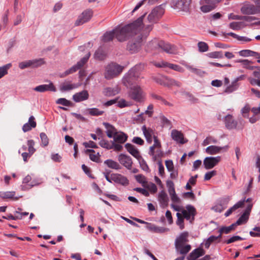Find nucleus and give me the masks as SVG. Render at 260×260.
Returning a JSON list of instances; mask_svg holds the SVG:
<instances>
[{
    "instance_id": "11",
    "label": "nucleus",
    "mask_w": 260,
    "mask_h": 260,
    "mask_svg": "<svg viewBox=\"0 0 260 260\" xmlns=\"http://www.w3.org/2000/svg\"><path fill=\"white\" fill-rule=\"evenodd\" d=\"M93 15V11L91 9L84 10L79 16L75 23V26H79L89 21Z\"/></svg>"
},
{
    "instance_id": "49",
    "label": "nucleus",
    "mask_w": 260,
    "mask_h": 260,
    "mask_svg": "<svg viewBox=\"0 0 260 260\" xmlns=\"http://www.w3.org/2000/svg\"><path fill=\"white\" fill-rule=\"evenodd\" d=\"M56 103L57 104L62 105L64 106H68V107L73 106V103L71 101L67 100L65 98L58 99L56 101Z\"/></svg>"
},
{
    "instance_id": "43",
    "label": "nucleus",
    "mask_w": 260,
    "mask_h": 260,
    "mask_svg": "<svg viewBox=\"0 0 260 260\" xmlns=\"http://www.w3.org/2000/svg\"><path fill=\"white\" fill-rule=\"evenodd\" d=\"M99 145L101 147L108 150L112 149L111 146L112 145V141H109L105 139H102L99 142Z\"/></svg>"
},
{
    "instance_id": "55",
    "label": "nucleus",
    "mask_w": 260,
    "mask_h": 260,
    "mask_svg": "<svg viewBox=\"0 0 260 260\" xmlns=\"http://www.w3.org/2000/svg\"><path fill=\"white\" fill-rule=\"evenodd\" d=\"M249 216L245 214V213H243L235 223L237 225H241L243 223L246 222Z\"/></svg>"
},
{
    "instance_id": "63",
    "label": "nucleus",
    "mask_w": 260,
    "mask_h": 260,
    "mask_svg": "<svg viewBox=\"0 0 260 260\" xmlns=\"http://www.w3.org/2000/svg\"><path fill=\"white\" fill-rule=\"evenodd\" d=\"M217 174L216 171L213 170L206 173L204 176L205 180H209L212 177L215 176Z\"/></svg>"
},
{
    "instance_id": "59",
    "label": "nucleus",
    "mask_w": 260,
    "mask_h": 260,
    "mask_svg": "<svg viewBox=\"0 0 260 260\" xmlns=\"http://www.w3.org/2000/svg\"><path fill=\"white\" fill-rule=\"evenodd\" d=\"M244 239L240 236H234L230 238L229 239L225 241L224 243L229 244L232 243H233L235 241H238V240H243Z\"/></svg>"
},
{
    "instance_id": "7",
    "label": "nucleus",
    "mask_w": 260,
    "mask_h": 260,
    "mask_svg": "<svg viewBox=\"0 0 260 260\" xmlns=\"http://www.w3.org/2000/svg\"><path fill=\"white\" fill-rule=\"evenodd\" d=\"M165 10L161 5L156 7L148 16L147 19L150 23H156L164 14Z\"/></svg>"
},
{
    "instance_id": "33",
    "label": "nucleus",
    "mask_w": 260,
    "mask_h": 260,
    "mask_svg": "<svg viewBox=\"0 0 260 260\" xmlns=\"http://www.w3.org/2000/svg\"><path fill=\"white\" fill-rule=\"evenodd\" d=\"M119 92V89L117 86L114 88L106 87L103 90V94L106 96L115 95Z\"/></svg>"
},
{
    "instance_id": "42",
    "label": "nucleus",
    "mask_w": 260,
    "mask_h": 260,
    "mask_svg": "<svg viewBox=\"0 0 260 260\" xmlns=\"http://www.w3.org/2000/svg\"><path fill=\"white\" fill-rule=\"evenodd\" d=\"M78 85L75 84H70L64 83L60 87V89L62 91H66L72 90L78 87Z\"/></svg>"
},
{
    "instance_id": "25",
    "label": "nucleus",
    "mask_w": 260,
    "mask_h": 260,
    "mask_svg": "<svg viewBox=\"0 0 260 260\" xmlns=\"http://www.w3.org/2000/svg\"><path fill=\"white\" fill-rule=\"evenodd\" d=\"M222 35L223 36H224L225 37L226 36H231L233 38L236 39L238 41L242 42V43L249 42L252 40V39L249 38L247 37L240 36H239L234 32H229V33L222 32Z\"/></svg>"
},
{
    "instance_id": "6",
    "label": "nucleus",
    "mask_w": 260,
    "mask_h": 260,
    "mask_svg": "<svg viewBox=\"0 0 260 260\" xmlns=\"http://www.w3.org/2000/svg\"><path fill=\"white\" fill-rule=\"evenodd\" d=\"M225 127L228 129H242L244 127V121L242 119H239L238 121L234 119L233 116L227 115L224 119Z\"/></svg>"
},
{
    "instance_id": "10",
    "label": "nucleus",
    "mask_w": 260,
    "mask_h": 260,
    "mask_svg": "<svg viewBox=\"0 0 260 260\" xmlns=\"http://www.w3.org/2000/svg\"><path fill=\"white\" fill-rule=\"evenodd\" d=\"M139 77L140 76L138 73L134 72L133 70H129L123 77L122 82L127 87L132 86L133 84L138 80Z\"/></svg>"
},
{
    "instance_id": "22",
    "label": "nucleus",
    "mask_w": 260,
    "mask_h": 260,
    "mask_svg": "<svg viewBox=\"0 0 260 260\" xmlns=\"http://www.w3.org/2000/svg\"><path fill=\"white\" fill-rule=\"evenodd\" d=\"M113 141L119 144H123L127 141L128 136L126 134L122 132H117L113 136Z\"/></svg>"
},
{
    "instance_id": "45",
    "label": "nucleus",
    "mask_w": 260,
    "mask_h": 260,
    "mask_svg": "<svg viewBox=\"0 0 260 260\" xmlns=\"http://www.w3.org/2000/svg\"><path fill=\"white\" fill-rule=\"evenodd\" d=\"M88 111L89 115L94 116L102 115L104 113V111L100 110L96 108H89L88 109Z\"/></svg>"
},
{
    "instance_id": "8",
    "label": "nucleus",
    "mask_w": 260,
    "mask_h": 260,
    "mask_svg": "<svg viewBox=\"0 0 260 260\" xmlns=\"http://www.w3.org/2000/svg\"><path fill=\"white\" fill-rule=\"evenodd\" d=\"M89 56H90V54L89 53L86 56H84L83 58H82L80 61L77 62L76 64L73 66L70 69L66 71L63 73H62L60 76V77L61 78L64 77L66 76H67L70 74L75 73L77 70L80 69L87 62V61L89 59Z\"/></svg>"
},
{
    "instance_id": "3",
    "label": "nucleus",
    "mask_w": 260,
    "mask_h": 260,
    "mask_svg": "<svg viewBox=\"0 0 260 260\" xmlns=\"http://www.w3.org/2000/svg\"><path fill=\"white\" fill-rule=\"evenodd\" d=\"M149 46L151 49L157 50L160 49L166 53L170 54H175L177 51L176 46L165 42L164 41H159L156 39H154L150 42Z\"/></svg>"
},
{
    "instance_id": "53",
    "label": "nucleus",
    "mask_w": 260,
    "mask_h": 260,
    "mask_svg": "<svg viewBox=\"0 0 260 260\" xmlns=\"http://www.w3.org/2000/svg\"><path fill=\"white\" fill-rule=\"evenodd\" d=\"M40 136L42 142L41 145L43 147L47 146L49 143V139L46 134L44 133H41Z\"/></svg>"
},
{
    "instance_id": "54",
    "label": "nucleus",
    "mask_w": 260,
    "mask_h": 260,
    "mask_svg": "<svg viewBox=\"0 0 260 260\" xmlns=\"http://www.w3.org/2000/svg\"><path fill=\"white\" fill-rule=\"evenodd\" d=\"M198 46L199 51L202 52L207 51L209 49L208 44L203 42H199L198 44Z\"/></svg>"
},
{
    "instance_id": "14",
    "label": "nucleus",
    "mask_w": 260,
    "mask_h": 260,
    "mask_svg": "<svg viewBox=\"0 0 260 260\" xmlns=\"http://www.w3.org/2000/svg\"><path fill=\"white\" fill-rule=\"evenodd\" d=\"M241 13L245 15H253L260 13V10L256 5L253 4H245L241 8Z\"/></svg>"
},
{
    "instance_id": "23",
    "label": "nucleus",
    "mask_w": 260,
    "mask_h": 260,
    "mask_svg": "<svg viewBox=\"0 0 260 260\" xmlns=\"http://www.w3.org/2000/svg\"><path fill=\"white\" fill-rule=\"evenodd\" d=\"M171 137L173 140L180 144H184V136L180 131L177 129H173L171 132Z\"/></svg>"
},
{
    "instance_id": "1",
    "label": "nucleus",
    "mask_w": 260,
    "mask_h": 260,
    "mask_svg": "<svg viewBox=\"0 0 260 260\" xmlns=\"http://www.w3.org/2000/svg\"><path fill=\"white\" fill-rule=\"evenodd\" d=\"M141 18H138L133 22L124 25L122 27H117L111 31L106 32L102 37L104 43L112 41L115 37L121 42L128 40L129 37L136 34L140 29L139 24Z\"/></svg>"
},
{
    "instance_id": "26",
    "label": "nucleus",
    "mask_w": 260,
    "mask_h": 260,
    "mask_svg": "<svg viewBox=\"0 0 260 260\" xmlns=\"http://www.w3.org/2000/svg\"><path fill=\"white\" fill-rule=\"evenodd\" d=\"M37 123L35 121V118L33 116H30L27 123H25L22 127V130L24 132H27L31 129L32 128L36 127Z\"/></svg>"
},
{
    "instance_id": "16",
    "label": "nucleus",
    "mask_w": 260,
    "mask_h": 260,
    "mask_svg": "<svg viewBox=\"0 0 260 260\" xmlns=\"http://www.w3.org/2000/svg\"><path fill=\"white\" fill-rule=\"evenodd\" d=\"M119 162L128 170L132 168L133 161L129 156L123 154H120L118 156Z\"/></svg>"
},
{
    "instance_id": "17",
    "label": "nucleus",
    "mask_w": 260,
    "mask_h": 260,
    "mask_svg": "<svg viewBox=\"0 0 260 260\" xmlns=\"http://www.w3.org/2000/svg\"><path fill=\"white\" fill-rule=\"evenodd\" d=\"M111 179L115 183L123 186H127L129 184V181L127 178L120 174H112Z\"/></svg>"
},
{
    "instance_id": "12",
    "label": "nucleus",
    "mask_w": 260,
    "mask_h": 260,
    "mask_svg": "<svg viewBox=\"0 0 260 260\" xmlns=\"http://www.w3.org/2000/svg\"><path fill=\"white\" fill-rule=\"evenodd\" d=\"M186 209V210L182 209L181 211L182 217L183 218L189 220L190 222L192 223L197 214L196 209L193 206L190 205H187Z\"/></svg>"
},
{
    "instance_id": "37",
    "label": "nucleus",
    "mask_w": 260,
    "mask_h": 260,
    "mask_svg": "<svg viewBox=\"0 0 260 260\" xmlns=\"http://www.w3.org/2000/svg\"><path fill=\"white\" fill-rule=\"evenodd\" d=\"M223 148H224V147L211 145L206 149V152L209 154H215L219 153Z\"/></svg>"
},
{
    "instance_id": "58",
    "label": "nucleus",
    "mask_w": 260,
    "mask_h": 260,
    "mask_svg": "<svg viewBox=\"0 0 260 260\" xmlns=\"http://www.w3.org/2000/svg\"><path fill=\"white\" fill-rule=\"evenodd\" d=\"M254 54H256V52L250 50H243L239 52L240 55L242 56H252Z\"/></svg>"
},
{
    "instance_id": "38",
    "label": "nucleus",
    "mask_w": 260,
    "mask_h": 260,
    "mask_svg": "<svg viewBox=\"0 0 260 260\" xmlns=\"http://www.w3.org/2000/svg\"><path fill=\"white\" fill-rule=\"evenodd\" d=\"M153 139H154V144L152 146H151L150 147L149 151V155H153L154 150H155V148H161V143L160 141L157 139V136L154 135L153 136Z\"/></svg>"
},
{
    "instance_id": "9",
    "label": "nucleus",
    "mask_w": 260,
    "mask_h": 260,
    "mask_svg": "<svg viewBox=\"0 0 260 260\" xmlns=\"http://www.w3.org/2000/svg\"><path fill=\"white\" fill-rule=\"evenodd\" d=\"M191 0H172V6L175 9L188 12L189 11Z\"/></svg>"
},
{
    "instance_id": "57",
    "label": "nucleus",
    "mask_w": 260,
    "mask_h": 260,
    "mask_svg": "<svg viewBox=\"0 0 260 260\" xmlns=\"http://www.w3.org/2000/svg\"><path fill=\"white\" fill-rule=\"evenodd\" d=\"M156 150H154L153 155H151L153 157L154 161H156L158 158L161 157L162 155V152L160 150V148H156Z\"/></svg>"
},
{
    "instance_id": "13",
    "label": "nucleus",
    "mask_w": 260,
    "mask_h": 260,
    "mask_svg": "<svg viewBox=\"0 0 260 260\" xmlns=\"http://www.w3.org/2000/svg\"><path fill=\"white\" fill-rule=\"evenodd\" d=\"M44 63L43 59L40 58L21 62L19 63L18 67L22 70L29 67L35 68L41 66Z\"/></svg>"
},
{
    "instance_id": "50",
    "label": "nucleus",
    "mask_w": 260,
    "mask_h": 260,
    "mask_svg": "<svg viewBox=\"0 0 260 260\" xmlns=\"http://www.w3.org/2000/svg\"><path fill=\"white\" fill-rule=\"evenodd\" d=\"M243 24L242 22H233L230 23L229 27L233 30H238L241 29Z\"/></svg>"
},
{
    "instance_id": "39",
    "label": "nucleus",
    "mask_w": 260,
    "mask_h": 260,
    "mask_svg": "<svg viewBox=\"0 0 260 260\" xmlns=\"http://www.w3.org/2000/svg\"><path fill=\"white\" fill-rule=\"evenodd\" d=\"M237 225L236 223L232 224L229 226H222L218 231L219 233L228 234L231 233V231H234Z\"/></svg>"
},
{
    "instance_id": "20",
    "label": "nucleus",
    "mask_w": 260,
    "mask_h": 260,
    "mask_svg": "<svg viewBox=\"0 0 260 260\" xmlns=\"http://www.w3.org/2000/svg\"><path fill=\"white\" fill-rule=\"evenodd\" d=\"M89 98V94L87 90H84L73 95V99L76 102H80L86 100Z\"/></svg>"
},
{
    "instance_id": "28",
    "label": "nucleus",
    "mask_w": 260,
    "mask_h": 260,
    "mask_svg": "<svg viewBox=\"0 0 260 260\" xmlns=\"http://www.w3.org/2000/svg\"><path fill=\"white\" fill-rule=\"evenodd\" d=\"M103 124L107 129L106 133L108 137L109 138H113V136L117 132L116 128L113 125L108 122H104Z\"/></svg>"
},
{
    "instance_id": "40",
    "label": "nucleus",
    "mask_w": 260,
    "mask_h": 260,
    "mask_svg": "<svg viewBox=\"0 0 260 260\" xmlns=\"http://www.w3.org/2000/svg\"><path fill=\"white\" fill-rule=\"evenodd\" d=\"M15 195V191H0V197L3 199H14ZM14 200H17L18 198H15Z\"/></svg>"
},
{
    "instance_id": "61",
    "label": "nucleus",
    "mask_w": 260,
    "mask_h": 260,
    "mask_svg": "<svg viewBox=\"0 0 260 260\" xmlns=\"http://www.w3.org/2000/svg\"><path fill=\"white\" fill-rule=\"evenodd\" d=\"M168 68L171 69H172L174 71H176L181 72V73L183 72V71H184V69L182 67H181L180 66L177 65V64H172V63H169V64L168 65Z\"/></svg>"
},
{
    "instance_id": "4",
    "label": "nucleus",
    "mask_w": 260,
    "mask_h": 260,
    "mask_svg": "<svg viewBox=\"0 0 260 260\" xmlns=\"http://www.w3.org/2000/svg\"><path fill=\"white\" fill-rule=\"evenodd\" d=\"M128 98L135 102L143 103L146 101V93L140 86L135 85L131 86L128 91Z\"/></svg>"
},
{
    "instance_id": "24",
    "label": "nucleus",
    "mask_w": 260,
    "mask_h": 260,
    "mask_svg": "<svg viewBox=\"0 0 260 260\" xmlns=\"http://www.w3.org/2000/svg\"><path fill=\"white\" fill-rule=\"evenodd\" d=\"M125 147L127 151L137 159L141 158V156L140 155V152L139 150L136 148V147L134 145L130 143H126L125 145Z\"/></svg>"
},
{
    "instance_id": "5",
    "label": "nucleus",
    "mask_w": 260,
    "mask_h": 260,
    "mask_svg": "<svg viewBox=\"0 0 260 260\" xmlns=\"http://www.w3.org/2000/svg\"><path fill=\"white\" fill-rule=\"evenodd\" d=\"M123 67L116 63H111L106 68L104 74L105 78L107 80H110L118 76L122 71Z\"/></svg>"
},
{
    "instance_id": "31",
    "label": "nucleus",
    "mask_w": 260,
    "mask_h": 260,
    "mask_svg": "<svg viewBox=\"0 0 260 260\" xmlns=\"http://www.w3.org/2000/svg\"><path fill=\"white\" fill-rule=\"evenodd\" d=\"M107 56L106 51L102 47H99L95 52L94 57L99 60H104Z\"/></svg>"
},
{
    "instance_id": "41",
    "label": "nucleus",
    "mask_w": 260,
    "mask_h": 260,
    "mask_svg": "<svg viewBox=\"0 0 260 260\" xmlns=\"http://www.w3.org/2000/svg\"><path fill=\"white\" fill-rule=\"evenodd\" d=\"M241 207H243V202H238L233 207L228 210V211L225 213L224 215L226 217H228L230 216L233 212Z\"/></svg>"
},
{
    "instance_id": "46",
    "label": "nucleus",
    "mask_w": 260,
    "mask_h": 260,
    "mask_svg": "<svg viewBox=\"0 0 260 260\" xmlns=\"http://www.w3.org/2000/svg\"><path fill=\"white\" fill-rule=\"evenodd\" d=\"M205 5L201 6L200 8L201 10L204 13L209 12L212 10L214 9L215 7L211 4L205 3Z\"/></svg>"
},
{
    "instance_id": "30",
    "label": "nucleus",
    "mask_w": 260,
    "mask_h": 260,
    "mask_svg": "<svg viewBox=\"0 0 260 260\" xmlns=\"http://www.w3.org/2000/svg\"><path fill=\"white\" fill-rule=\"evenodd\" d=\"M158 201L162 207H166L168 205L169 198L167 193L163 190L161 191L158 194Z\"/></svg>"
},
{
    "instance_id": "35",
    "label": "nucleus",
    "mask_w": 260,
    "mask_h": 260,
    "mask_svg": "<svg viewBox=\"0 0 260 260\" xmlns=\"http://www.w3.org/2000/svg\"><path fill=\"white\" fill-rule=\"evenodd\" d=\"M142 129L147 142L149 143H151L152 141V136L154 134L153 131L150 128H147L145 125L143 126Z\"/></svg>"
},
{
    "instance_id": "18",
    "label": "nucleus",
    "mask_w": 260,
    "mask_h": 260,
    "mask_svg": "<svg viewBox=\"0 0 260 260\" xmlns=\"http://www.w3.org/2000/svg\"><path fill=\"white\" fill-rule=\"evenodd\" d=\"M245 77V76L244 75H242L236 78L234 81L232 82V84L226 88L225 92L226 93H231L237 90L239 87L238 82L240 80H244Z\"/></svg>"
},
{
    "instance_id": "51",
    "label": "nucleus",
    "mask_w": 260,
    "mask_h": 260,
    "mask_svg": "<svg viewBox=\"0 0 260 260\" xmlns=\"http://www.w3.org/2000/svg\"><path fill=\"white\" fill-rule=\"evenodd\" d=\"M137 159L139 160L140 167L143 170L147 172H150V169L148 167V166L147 165L146 162L145 161V160H144V159L142 158V156L141 158Z\"/></svg>"
},
{
    "instance_id": "2",
    "label": "nucleus",
    "mask_w": 260,
    "mask_h": 260,
    "mask_svg": "<svg viewBox=\"0 0 260 260\" xmlns=\"http://www.w3.org/2000/svg\"><path fill=\"white\" fill-rule=\"evenodd\" d=\"M145 15L146 14H144L139 18H141V22L139 24L140 29L139 30L128 39L129 40L127 44L126 49L131 54L137 53L141 49L143 35L142 34H140V32L142 29L143 20Z\"/></svg>"
},
{
    "instance_id": "48",
    "label": "nucleus",
    "mask_w": 260,
    "mask_h": 260,
    "mask_svg": "<svg viewBox=\"0 0 260 260\" xmlns=\"http://www.w3.org/2000/svg\"><path fill=\"white\" fill-rule=\"evenodd\" d=\"M27 144L29 155L31 156L36 151V149L34 148L35 142L33 140H29L27 142Z\"/></svg>"
},
{
    "instance_id": "56",
    "label": "nucleus",
    "mask_w": 260,
    "mask_h": 260,
    "mask_svg": "<svg viewBox=\"0 0 260 260\" xmlns=\"http://www.w3.org/2000/svg\"><path fill=\"white\" fill-rule=\"evenodd\" d=\"M145 66V65L144 63H139L138 64L136 65L131 70H133L134 72L138 73L139 74V75L140 76V72L144 70Z\"/></svg>"
},
{
    "instance_id": "32",
    "label": "nucleus",
    "mask_w": 260,
    "mask_h": 260,
    "mask_svg": "<svg viewBox=\"0 0 260 260\" xmlns=\"http://www.w3.org/2000/svg\"><path fill=\"white\" fill-rule=\"evenodd\" d=\"M228 18L229 19L232 20H244L246 21H251L257 19L255 17L252 16H243L238 15H235L233 13H231L229 15Z\"/></svg>"
},
{
    "instance_id": "21",
    "label": "nucleus",
    "mask_w": 260,
    "mask_h": 260,
    "mask_svg": "<svg viewBox=\"0 0 260 260\" xmlns=\"http://www.w3.org/2000/svg\"><path fill=\"white\" fill-rule=\"evenodd\" d=\"M34 90L38 92H43L46 91H55L56 88L52 82L49 84H43L36 86Z\"/></svg>"
},
{
    "instance_id": "34",
    "label": "nucleus",
    "mask_w": 260,
    "mask_h": 260,
    "mask_svg": "<svg viewBox=\"0 0 260 260\" xmlns=\"http://www.w3.org/2000/svg\"><path fill=\"white\" fill-rule=\"evenodd\" d=\"M175 248L178 252L181 254L185 255L187 254L191 249V246L189 244L184 245V244L179 245L177 244L175 246Z\"/></svg>"
},
{
    "instance_id": "52",
    "label": "nucleus",
    "mask_w": 260,
    "mask_h": 260,
    "mask_svg": "<svg viewBox=\"0 0 260 260\" xmlns=\"http://www.w3.org/2000/svg\"><path fill=\"white\" fill-rule=\"evenodd\" d=\"M169 194L171 197V199L172 201L173 202L175 203H180V199L178 197V196L176 194L175 190H171L169 192Z\"/></svg>"
},
{
    "instance_id": "44",
    "label": "nucleus",
    "mask_w": 260,
    "mask_h": 260,
    "mask_svg": "<svg viewBox=\"0 0 260 260\" xmlns=\"http://www.w3.org/2000/svg\"><path fill=\"white\" fill-rule=\"evenodd\" d=\"M236 62L242 63L243 67L247 69L252 70H253L255 68L254 66H250L252 62L247 59H239L236 61Z\"/></svg>"
},
{
    "instance_id": "62",
    "label": "nucleus",
    "mask_w": 260,
    "mask_h": 260,
    "mask_svg": "<svg viewBox=\"0 0 260 260\" xmlns=\"http://www.w3.org/2000/svg\"><path fill=\"white\" fill-rule=\"evenodd\" d=\"M186 67L187 69H188V70L191 71L192 72H193L197 75H201L203 73H204V72L202 71V70H201L200 69L193 68L192 67L189 66V65H187Z\"/></svg>"
},
{
    "instance_id": "36",
    "label": "nucleus",
    "mask_w": 260,
    "mask_h": 260,
    "mask_svg": "<svg viewBox=\"0 0 260 260\" xmlns=\"http://www.w3.org/2000/svg\"><path fill=\"white\" fill-rule=\"evenodd\" d=\"M104 164L112 169L119 170L121 168L120 165L117 162L111 159L106 160Z\"/></svg>"
},
{
    "instance_id": "15",
    "label": "nucleus",
    "mask_w": 260,
    "mask_h": 260,
    "mask_svg": "<svg viewBox=\"0 0 260 260\" xmlns=\"http://www.w3.org/2000/svg\"><path fill=\"white\" fill-rule=\"evenodd\" d=\"M220 159V156L206 157L203 161L205 169L207 170L212 169L217 165Z\"/></svg>"
},
{
    "instance_id": "29",
    "label": "nucleus",
    "mask_w": 260,
    "mask_h": 260,
    "mask_svg": "<svg viewBox=\"0 0 260 260\" xmlns=\"http://www.w3.org/2000/svg\"><path fill=\"white\" fill-rule=\"evenodd\" d=\"M189 236L187 232H184L182 233L175 240V245L176 246L184 244L185 243L188 241V237Z\"/></svg>"
},
{
    "instance_id": "27",
    "label": "nucleus",
    "mask_w": 260,
    "mask_h": 260,
    "mask_svg": "<svg viewBox=\"0 0 260 260\" xmlns=\"http://www.w3.org/2000/svg\"><path fill=\"white\" fill-rule=\"evenodd\" d=\"M146 228L149 231L156 233H162L169 230L168 229H166L163 227L157 226L149 222L147 223Z\"/></svg>"
},
{
    "instance_id": "64",
    "label": "nucleus",
    "mask_w": 260,
    "mask_h": 260,
    "mask_svg": "<svg viewBox=\"0 0 260 260\" xmlns=\"http://www.w3.org/2000/svg\"><path fill=\"white\" fill-rule=\"evenodd\" d=\"M253 230L256 231L257 232H254L253 231H250L249 232V234L252 237H260V227L255 226L253 229Z\"/></svg>"
},
{
    "instance_id": "60",
    "label": "nucleus",
    "mask_w": 260,
    "mask_h": 260,
    "mask_svg": "<svg viewBox=\"0 0 260 260\" xmlns=\"http://www.w3.org/2000/svg\"><path fill=\"white\" fill-rule=\"evenodd\" d=\"M215 236H211L209 237L205 242V247L206 248L208 249L211 243L216 241Z\"/></svg>"
},
{
    "instance_id": "47",
    "label": "nucleus",
    "mask_w": 260,
    "mask_h": 260,
    "mask_svg": "<svg viewBox=\"0 0 260 260\" xmlns=\"http://www.w3.org/2000/svg\"><path fill=\"white\" fill-rule=\"evenodd\" d=\"M176 216L177 217L176 224L179 226L181 230H183L184 228V218L180 213H177Z\"/></svg>"
},
{
    "instance_id": "19",
    "label": "nucleus",
    "mask_w": 260,
    "mask_h": 260,
    "mask_svg": "<svg viewBox=\"0 0 260 260\" xmlns=\"http://www.w3.org/2000/svg\"><path fill=\"white\" fill-rule=\"evenodd\" d=\"M205 251L201 247L194 249L187 257V260H196L198 258L204 255Z\"/></svg>"
}]
</instances>
